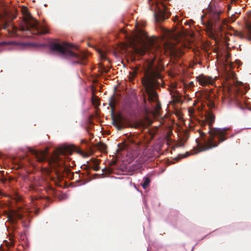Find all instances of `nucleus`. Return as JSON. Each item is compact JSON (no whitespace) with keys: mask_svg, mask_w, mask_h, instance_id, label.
<instances>
[{"mask_svg":"<svg viewBox=\"0 0 251 251\" xmlns=\"http://www.w3.org/2000/svg\"><path fill=\"white\" fill-rule=\"evenodd\" d=\"M150 182H151L150 178L148 177H146L144 178L143 182L141 185L143 188L146 189L149 186Z\"/></svg>","mask_w":251,"mask_h":251,"instance_id":"16","label":"nucleus"},{"mask_svg":"<svg viewBox=\"0 0 251 251\" xmlns=\"http://www.w3.org/2000/svg\"><path fill=\"white\" fill-rule=\"evenodd\" d=\"M208 106L209 109L206 111L204 119L200 120L196 117V120H198L202 128V130H199L200 138L196 140L197 147L200 151L216 148L227 139V132L228 128L212 127L215 117L211 108L215 107L214 102H210Z\"/></svg>","mask_w":251,"mask_h":251,"instance_id":"2","label":"nucleus"},{"mask_svg":"<svg viewBox=\"0 0 251 251\" xmlns=\"http://www.w3.org/2000/svg\"><path fill=\"white\" fill-rule=\"evenodd\" d=\"M23 14L24 23L20 27L21 30L29 32L35 35L45 34L48 33V30L32 17L27 9L23 11Z\"/></svg>","mask_w":251,"mask_h":251,"instance_id":"4","label":"nucleus"},{"mask_svg":"<svg viewBox=\"0 0 251 251\" xmlns=\"http://www.w3.org/2000/svg\"><path fill=\"white\" fill-rule=\"evenodd\" d=\"M13 44V42H0V45H11Z\"/></svg>","mask_w":251,"mask_h":251,"instance_id":"19","label":"nucleus"},{"mask_svg":"<svg viewBox=\"0 0 251 251\" xmlns=\"http://www.w3.org/2000/svg\"><path fill=\"white\" fill-rule=\"evenodd\" d=\"M189 112L191 114H192V113L194 112V110L193 109H189Z\"/></svg>","mask_w":251,"mask_h":251,"instance_id":"24","label":"nucleus"},{"mask_svg":"<svg viewBox=\"0 0 251 251\" xmlns=\"http://www.w3.org/2000/svg\"><path fill=\"white\" fill-rule=\"evenodd\" d=\"M86 141L85 140H81V143H83V144H85L86 143Z\"/></svg>","mask_w":251,"mask_h":251,"instance_id":"25","label":"nucleus"},{"mask_svg":"<svg viewBox=\"0 0 251 251\" xmlns=\"http://www.w3.org/2000/svg\"><path fill=\"white\" fill-rule=\"evenodd\" d=\"M150 1H151V0H149Z\"/></svg>","mask_w":251,"mask_h":251,"instance_id":"29","label":"nucleus"},{"mask_svg":"<svg viewBox=\"0 0 251 251\" xmlns=\"http://www.w3.org/2000/svg\"><path fill=\"white\" fill-rule=\"evenodd\" d=\"M47 200L49 201L50 199L49 197L47 198Z\"/></svg>","mask_w":251,"mask_h":251,"instance_id":"27","label":"nucleus"},{"mask_svg":"<svg viewBox=\"0 0 251 251\" xmlns=\"http://www.w3.org/2000/svg\"><path fill=\"white\" fill-rule=\"evenodd\" d=\"M151 8L154 11V17L158 22L163 21L168 19L170 16L166 5L162 1L155 0L154 5L152 6Z\"/></svg>","mask_w":251,"mask_h":251,"instance_id":"8","label":"nucleus"},{"mask_svg":"<svg viewBox=\"0 0 251 251\" xmlns=\"http://www.w3.org/2000/svg\"><path fill=\"white\" fill-rule=\"evenodd\" d=\"M13 199L17 203L16 209L11 210L7 214V221L12 225H16L18 220H22L23 219L28 215L29 211L25 209L22 205H18V203L24 204L23 197L18 193H15L13 197Z\"/></svg>","mask_w":251,"mask_h":251,"instance_id":"6","label":"nucleus"},{"mask_svg":"<svg viewBox=\"0 0 251 251\" xmlns=\"http://www.w3.org/2000/svg\"><path fill=\"white\" fill-rule=\"evenodd\" d=\"M99 51V53H100V54L101 55V57L104 58V54H103L102 51L100 50Z\"/></svg>","mask_w":251,"mask_h":251,"instance_id":"21","label":"nucleus"},{"mask_svg":"<svg viewBox=\"0 0 251 251\" xmlns=\"http://www.w3.org/2000/svg\"><path fill=\"white\" fill-rule=\"evenodd\" d=\"M98 148L99 150L102 151H104L106 150L107 147L105 144L100 142L98 144Z\"/></svg>","mask_w":251,"mask_h":251,"instance_id":"17","label":"nucleus"},{"mask_svg":"<svg viewBox=\"0 0 251 251\" xmlns=\"http://www.w3.org/2000/svg\"><path fill=\"white\" fill-rule=\"evenodd\" d=\"M175 38L176 36L173 32L167 29H165L164 31L163 38L164 40H167L165 45V50L172 58L176 60L184 54V52L178 46L176 45L173 43L169 42L168 41L169 40L175 39Z\"/></svg>","mask_w":251,"mask_h":251,"instance_id":"7","label":"nucleus"},{"mask_svg":"<svg viewBox=\"0 0 251 251\" xmlns=\"http://www.w3.org/2000/svg\"><path fill=\"white\" fill-rule=\"evenodd\" d=\"M9 239L10 240L12 244H14V240L13 239V237H10Z\"/></svg>","mask_w":251,"mask_h":251,"instance_id":"23","label":"nucleus"},{"mask_svg":"<svg viewBox=\"0 0 251 251\" xmlns=\"http://www.w3.org/2000/svg\"><path fill=\"white\" fill-rule=\"evenodd\" d=\"M118 121H116L115 120H113V124L114 126H116L117 128L119 129L122 128L120 124V123L122 122L123 120V117L121 115H119L118 117Z\"/></svg>","mask_w":251,"mask_h":251,"instance_id":"15","label":"nucleus"},{"mask_svg":"<svg viewBox=\"0 0 251 251\" xmlns=\"http://www.w3.org/2000/svg\"><path fill=\"white\" fill-rule=\"evenodd\" d=\"M29 151L35 157L37 161L43 162L47 159V152L45 151H38L29 148Z\"/></svg>","mask_w":251,"mask_h":251,"instance_id":"12","label":"nucleus"},{"mask_svg":"<svg viewBox=\"0 0 251 251\" xmlns=\"http://www.w3.org/2000/svg\"><path fill=\"white\" fill-rule=\"evenodd\" d=\"M197 80L200 85L202 86H206L208 85H213L215 80L212 76L205 75L201 74L196 77Z\"/></svg>","mask_w":251,"mask_h":251,"instance_id":"10","label":"nucleus"},{"mask_svg":"<svg viewBox=\"0 0 251 251\" xmlns=\"http://www.w3.org/2000/svg\"><path fill=\"white\" fill-rule=\"evenodd\" d=\"M136 38L142 47H135V52L141 56L146 54L150 56L144 65V76L141 82L149 101L157 102L156 110L158 111L161 109V104L158 102V95L156 90L161 86L163 76L160 68L158 65L155 64L154 61L162 53L163 49L155 43L154 39L150 38L145 31H139Z\"/></svg>","mask_w":251,"mask_h":251,"instance_id":"1","label":"nucleus"},{"mask_svg":"<svg viewBox=\"0 0 251 251\" xmlns=\"http://www.w3.org/2000/svg\"><path fill=\"white\" fill-rule=\"evenodd\" d=\"M175 19H176L175 21H176V20H178V16H176V17H175Z\"/></svg>","mask_w":251,"mask_h":251,"instance_id":"26","label":"nucleus"},{"mask_svg":"<svg viewBox=\"0 0 251 251\" xmlns=\"http://www.w3.org/2000/svg\"><path fill=\"white\" fill-rule=\"evenodd\" d=\"M13 230H15V227H14V226H13Z\"/></svg>","mask_w":251,"mask_h":251,"instance_id":"28","label":"nucleus"},{"mask_svg":"<svg viewBox=\"0 0 251 251\" xmlns=\"http://www.w3.org/2000/svg\"><path fill=\"white\" fill-rule=\"evenodd\" d=\"M38 198H37V197H33V198H32V199H31V201H32V202H33V203L34 204H34V201L38 200Z\"/></svg>","mask_w":251,"mask_h":251,"instance_id":"20","label":"nucleus"},{"mask_svg":"<svg viewBox=\"0 0 251 251\" xmlns=\"http://www.w3.org/2000/svg\"><path fill=\"white\" fill-rule=\"evenodd\" d=\"M116 100L115 98L114 94L111 96L109 99V105L111 109V111L112 112L115 110L116 106Z\"/></svg>","mask_w":251,"mask_h":251,"instance_id":"13","label":"nucleus"},{"mask_svg":"<svg viewBox=\"0 0 251 251\" xmlns=\"http://www.w3.org/2000/svg\"><path fill=\"white\" fill-rule=\"evenodd\" d=\"M116 163V161H113L111 162L110 163V165H115Z\"/></svg>","mask_w":251,"mask_h":251,"instance_id":"22","label":"nucleus"},{"mask_svg":"<svg viewBox=\"0 0 251 251\" xmlns=\"http://www.w3.org/2000/svg\"><path fill=\"white\" fill-rule=\"evenodd\" d=\"M92 101V102L95 104H97L98 102V98L97 97H95L94 94L93 95L92 98H91Z\"/></svg>","mask_w":251,"mask_h":251,"instance_id":"18","label":"nucleus"},{"mask_svg":"<svg viewBox=\"0 0 251 251\" xmlns=\"http://www.w3.org/2000/svg\"><path fill=\"white\" fill-rule=\"evenodd\" d=\"M91 161L93 164V166L91 167L92 169L95 171L99 170L100 169L99 160L95 158H92Z\"/></svg>","mask_w":251,"mask_h":251,"instance_id":"14","label":"nucleus"},{"mask_svg":"<svg viewBox=\"0 0 251 251\" xmlns=\"http://www.w3.org/2000/svg\"><path fill=\"white\" fill-rule=\"evenodd\" d=\"M221 13L220 11H214L210 14V18L208 21L209 28L211 30L218 31L219 32H221L223 30L222 24L223 21H220V14Z\"/></svg>","mask_w":251,"mask_h":251,"instance_id":"9","label":"nucleus"},{"mask_svg":"<svg viewBox=\"0 0 251 251\" xmlns=\"http://www.w3.org/2000/svg\"><path fill=\"white\" fill-rule=\"evenodd\" d=\"M50 51L56 53L61 58L70 60L73 64L85 65L87 63V55L79 50L74 45L62 42H51L49 44Z\"/></svg>","mask_w":251,"mask_h":251,"instance_id":"3","label":"nucleus"},{"mask_svg":"<svg viewBox=\"0 0 251 251\" xmlns=\"http://www.w3.org/2000/svg\"><path fill=\"white\" fill-rule=\"evenodd\" d=\"M1 26L4 29H7L12 34H16L18 29L17 27L10 24V22L6 19H3L1 21Z\"/></svg>","mask_w":251,"mask_h":251,"instance_id":"11","label":"nucleus"},{"mask_svg":"<svg viewBox=\"0 0 251 251\" xmlns=\"http://www.w3.org/2000/svg\"><path fill=\"white\" fill-rule=\"evenodd\" d=\"M76 151L78 153H83V151L78 149L74 145L64 146L57 148L55 150V153L49 161L50 167L54 169L57 168L62 167L64 165V161L59 155L72 154L74 151Z\"/></svg>","mask_w":251,"mask_h":251,"instance_id":"5","label":"nucleus"}]
</instances>
